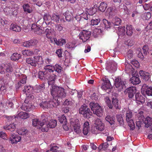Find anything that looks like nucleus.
Wrapping results in <instances>:
<instances>
[{
    "mask_svg": "<svg viewBox=\"0 0 152 152\" xmlns=\"http://www.w3.org/2000/svg\"><path fill=\"white\" fill-rule=\"evenodd\" d=\"M56 99H53L49 102H42L40 103L39 106L45 110L56 107L60 104V100L58 101Z\"/></svg>",
    "mask_w": 152,
    "mask_h": 152,
    "instance_id": "f257e3e1",
    "label": "nucleus"
},
{
    "mask_svg": "<svg viewBox=\"0 0 152 152\" xmlns=\"http://www.w3.org/2000/svg\"><path fill=\"white\" fill-rule=\"evenodd\" d=\"M41 119L42 120L41 124L42 127L41 131L42 132L48 131V129L47 124L49 120H50V117L48 114L45 113L41 115Z\"/></svg>",
    "mask_w": 152,
    "mask_h": 152,
    "instance_id": "f03ea898",
    "label": "nucleus"
},
{
    "mask_svg": "<svg viewBox=\"0 0 152 152\" xmlns=\"http://www.w3.org/2000/svg\"><path fill=\"white\" fill-rule=\"evenodd\" d=\"M132 112L129 111H127L126 113V120L131 130H133L135 129V124L132 119Z\"/></svg>",
    "mask_w": 152,
    "mask_h": 152,
    "instance_id": "7ed1b4c3",
    "label": "nucleus"
},
{
    "mask_svg": "<svg viewBox=\"0 0 152 152\" xmlns=\"http://www.w3.org/2000/svg\"><path fill=\"white\" fill-rule=\"evenodd\" d=\"M114 82L115 86L119 91L126 88V82L125 81L122 80L121 78L115 79Z\"/></svg>",
    "mask_w": 152,
    "mask_h": 152,
    "instance_id": "20e7f679",
    "label": "nucleus"
},
{
    "mask_svg": "<svg viewBox=\"0 0 152 152\" xmlns=\"http://www.w3.org/2000/svg\"><path fill=\"white\" fill-rule=\"evenodd\" d=\"M105 80L103 79L102 85L100 86L101 88L106 92L109 93L111 92L112 86H111L110 82L108 79L105 78Z\"/></svg>",
    "mask_w": 152,
    "mask_h": 152,
    "instance_id": "39448f33",
    "label": "nucleus"
},
{
    "mask_svg": "<svg viewBox=\"0 0 152 152\" xmlns=\"http://www.w3.org/2000/svg\"><path fill=\"white\" fill-rule=\"evenodd\" d=\"M105 101L110 109H112L114 107L116 109H119V102L118 99L112 100L111 103V101L108 97H106Z\"/></svg>",
    "mask_w": 152,
    "mask_h": 152,
    "instance_id": "423d86ee",
    "label": "nucleus"
},
{
    "mask_svg": "<svg viewBox=\"0 0 152 152\" xmlns=\"http://www.w3.org/2000/svg\"><path fill=\"white\" fill-rule=\"evenodd\" d=\"M91 32L90 31L83 30L79 34V37L84 42L88 40L90 37Z\"/></svg>",
    "mask_w": 152,
    "mask_h": 152,
    "instance_id": "0eeeda50",
    "label": "nucleus"
},
{
    "mask_svg": "<svg viewBox=\"0 0 152 152\" xmlns=\"http://www.w3.org/2000/svg\"><path fill=\"white\" fill-rule=\"evenodd\" d=\"M124 93L128 94V97L130 99L133 100L134 98V96L137 93L136 88L135 87H130L126 88L124 91Z\"/></svg>",
    "mask_w": 152,
    "mask_h": 152,
    "instance_id": "6e6552de",
    "label": "nucleus"
},
{
    "mask_svg": "<svg viewBox=\"0 0 152 152\" xmlns=\"http://www.w3.org/2000/svg\"><path fill=\"white\" fill-rule=\"evenodd\" d=\"M79 121L77 119H71L70 121L71 126H72L74 131L77 134L79 133L80 132V125Z\"/></svg>",
    "mask_w": 152,
    "mask_h": 152,
    "instance_id": "1a4fd4ad",
    "label": "nucleus"
},
{
    "mask_svg": "<svg viewBox=\"0 0 152 152\" xmlns=\"http://www.w3.org/2000/svg\"><path fill=\"white\" fill-rule=\"evenodd\" d=\"M141 92L142 94L148 96H152V87L144 84L142 86Z\"/></svg>",
    "mask_w": 152,
    "mask_h": 152,
    "instance_id": "9d476101",
    "label": "nucleus"
},
{
    "mask_svg": "<svg viewBox=\"0 0 152 152\" xmlns=\"http://www.w3.org/2000/svg\"><path fill=\"white\" fill-rule=\"evenodd\" d=\"M94 130H96L99 131H102L104 129V124L101 119L99 118L96 119L94 121Z\"/></svg>",
    "mask_w": 152,
    "mask_h": 152,
    "instance_id": "9b49d317",
    "label": "nucleus"
},
{
    "mask_svg": "<svg viewBox=\"0 0 152 152\" xmlns=\"http://www.w3.org/2000/svg\"><path fill=\"white\" fill-rule=\"evenodd\" d=\"M21 137L18 134L15 133H11L10 134V138L8 139L9 142L12 144H16L20 141Z\"/></svg>",
    "mask_w": 152,
    "mask_h": 152,
    "instance_id": "f8f14e48",
    "label": "nucleus"
},
{
    "mask_svg": "<svg viewBox=\"0 0 152 152\" xmlns=\"http://www.w3.org/2000/svg\"><path fill=\"white\" fill-rule=\"evenodd\" d=\"M66 95V93L65 89L62 88H60L58 93L56 95V97L57 98L58 100H60V104L62 101L61 99L65 97Z\"/></svg>",
    "mask_w": 152,
    "mask_h": 152,
    "instance_id": "ddd939ff",
    "label": "nucleus"
},
{
    "mask_svg": "<svg viewBox=\"0 0 152 152\" xmlns=\"http://www.w3.org/2000/svg\"><path fill=\"white\" fill-rule=\"evenodd\" d=\"M38 43V41L35 39H30L29 40L24 42L23 45L27 48H30L36 45Z\"/></svg>",
    "mask_w": 152,
    "mask_h": 152,
    "instance_id": "4468645a",
    "label": "nucleus"
},
{
    "mask_svg": "<svg viewBox=\"0 0 152 152\" xmlns=\"http://www.w3.org/2000/svg\"><path fill=\"white\" fill-rule=\"evenodd\" d=\"M51 85L52 88L51 89V94L53 96V99H57V98L56 97V95L59 91V89L61 87H58L56 85H54V84Z\"/></svg>",
    "mask_w": 152,
    "mask_h": 152,
    "instance_id": "2eb2a0df",
    "label": "nucleus"
},
{
    "mask_svg": "<svg viewBox=\"0 0 152 152\" xmlns=\"http://www.w3.org/2000/svg\"><path fill=\"white\" fill-rule=\"evenodd\" d=\"M50 72H48L46 79L48 80L49 85H52L54 84L55 80L56 77V75L53 74L49 73Z\"/></svg>",
    "mask_w": 152,
    "mask_h": 152,
    "instance_id": "dca6fc26",
    "label": "nucleus"
},
{
    "mask_svg": "<svg viewBox=\"0 0 152 152\" xmlns=\"http://www.w3.org/2000/svg\"><path fill=\"white\" fill-rule=\"evenodd\" d=\"M117 68V64L114 61H112L110 63L108 64V65L106 67L107 70L109 72L115 71Z\"/></svg>",
    "mask_w": 152,
    "mask_h": 152,
    "instance_id": "f3484780",
    "label": "nucleus"
},
{
    "mask_svg": "<svg viewBox=\"0 0 152 152\" xmlns=\"http://www.w3.org/2000/svg\"><path fill=\"white\" fill-rule=\"evenodd\" d=\"M145 98L140 93L137 92L135 94V96L133 100H136L137 103L140 104V103L142 104L145 102Z\"/></svg>",
    "mask_w": 152,
    "mask_h": 152,
    "instance_id": "a211bd4d",
    "label": "nucleus"
},
{
    "mask_svg": "<svg viewBox=\"0 0 152 152\" xmlns=\"http://www.w3.org/2000/svg\"><path fill=\"white\" fill-rule=\"evenodd\" d=\"M137 74L135 73L132 75V77L130 79V81L133 85H137L140 83L141 81Z\"/></svg>",
    "mask_w": 152,
    "mask_h": 152,
    "instance_id": "6ab92c4d",
    "label": "nucleus"
},
{
    "mask_svg": "<svg viewBox=\"0 0 152 152\" xmlns=\"http://www.w3.org/2000/svg\"><path fill=\"white\" fill-rule=\"evenodd\" d=\"M139 74L141 78L145 81H148L150 77V73L143 70H140Z\"/></svg>",
    "mask_w": 152,
    "mask_h": 152,
    "instance_id": "aec40b11",
    "label": "nucleus"
},
{
    "mask_svg": "<svg viewBox=\"0 0 152 152\" xmlns=\"http://www.w3.org/2000/svg\"><path fill=\"white\" fill-rule=\"evenodd\" d=\"M31 29L35 32V33L40 35L44 33V30L40 28V27L35 24L32 25Z\"/></svg>",
    "mask_w": 152,
    "mask_h": 152,
    "instance_id": "412c9836",
    "label": "nucleus"
},
{
    "mask_svg": "<svg viewBox=\"0 0 152 152\" xmlns=\"http://www.w3.org/2000/svg\"><path fill=\"white\" fill-rule=\"evenodd\" d=\"M36 106L32 104H26L23 105L21 106V108L22 110L26 111H30L34 109Z\"/></svg>",
    "mask_w": 152,
    "mask_h": 152,
    "instance_id": "4be33fe9",
    "label": "nucleus"
},
{
    "mask_svg": "<svg viewBox=\"0 0 152 152\" xmlns=\"http://www.w3.org/2000/svg\"><path fill=\"white\" fill-rule=\"evenodd\" d=\"M48 70H45L44 72L39 71L38 73V77L42 80H45L46 79L48 72H52L51 69H47Z\"/></svg>",
    "mask_w": 152,
    "mask_h": 152,
    "instance_id": "5701e85b",
    "label": "nucleus"
},
{
    "mask_svg": "<svg viewBox=\"0 0 152 152\" xmlns=\"http://www.w3.org/2000/svg\"><path fill=\"white\" fill-rule=\"evenodd\" d=\"M3 128L7 132H12L16 129L15 124L14 123L10 124H7L6 125L3 126Z\"/></svg>",
    "mask_w": 152,
    "mask_h": 152,
    "instance_id": "b1692460",
    "label": "nucleus"
},
{
    "mask_svg": "<svg viewBox=\"0 0 152 152\" xmlns=\"http://www.w3.org/2000/svg\"><path fill=\"white\" fill-rule=\"evenodd\" d=\"M14 118H17L18 119H25L29 117L28 114L26 112H21L19 113L17 115L14 116Z\"/></svg>",
    "mask_w": 152,
    "mask_h": 152,
    "instance_id": "393cba45",
    "label": "nucleus"
},
{
    "mask_svg": "<svg viewBox=\"0 0 152 152\" xmlns=\"http://www.w3.org/2000/svg\"><path fill=\"white\" fill-rule=\"evenodd\" d=\"M63 15H64L67 21L69 22L74 19L72 12H70L69 10L66 11L65 13H64Z\"/></svg>",
    "mask_w": 152,
    "mask_h": 152,
    "instance_id": "a878e982",
    "label": "nucleus"
},
{
    "mask_svg": "<svg viewBox=\"0 0 152 152\" xmlns=\"http://www.w3.org/2000/svg\"><path fill=\"white\" fill-rule=\"evenodd\" d=\"M144 123L146 128H150L151 130L152 131V118L149 117H146L144 121Z\"/></svg>",
    "mask_w": 152,
    "mask_h": 152,
    "instance_id": "bb28decb",
    "label": "nucleus"
},
{
    "mask_svg": "<svg viewBox=\"0 0 152 152\" xmlns=\"http://www.w3.org/2000/svg\"><path fill=\"white\" fill-rule=\"evenodd\" d=\"M48 126V130L49 128H53L55 127L57 125V121L56 120H50L47 124Z\"/></svg>",
    "mask_w": 152,
    "mask_h": 152,
    "instance_id": "cd10ccee",
    "label": "nucleus"
},
{
    "mask_svg": "<svg viewBox=\"0 0 152 152\" xmlns=\"http://www.w3.org/2000/svg\"><path fill=\"white\" fill-rule=\"evenodd\" d=\"M103 109L101 106H99L98 108H97L96 110L93 112L96 115L99 117H101L103 115Z\"/></svg>",
    "mask_w": 152,
    "mask_h": 152,
    "instance_id": "c85d7f7f",
    "label": "nucleus"
},
{
    "mask_svg": "<svg viewBox=\"0 0 152 152\" xmlns=\"http://www.w3.org/2000/svg\"><path fill=\"white\" fill-rule=\"evenodd\" d=\"M121 20L119 18L115 17L112 19L111 22L114 25V26H118L121 23Z\"/></svg>",
    "mask_w": 152,
    "mask_h": 152,
    "instance_id": "c756f323",
    "label": "nucleus"
},
{
    "mask_svg": "<svg viewBox=\"0 0 152 152\" xmlns=\"http://www.w3.org/2000/svg\"><path fill=\"white\" fill-rule=\"evenodd\" d=\"M10 29L14 31L19 32L21 31V27L15 24H12L10 26Z\"/></svg>",
    "mask_w": 152,
    "mask_h": 152,
    "instance_id": "7c9ffc66",
    "label": "nucleus"
},
{
    "mask_svg": "<svg viewBox=\"0 0 152 152\" xmlns=\"http://www.w3.org/2000/svg\"><path fill=\"white\" fill-rule=\"evenodd\" d=\"M41 124V121H39L38 119H35L33 120L32 124L34 126H39V129H41L42 128Z\"/></svg>",
    "mask_w": 152,
    "mask_h": 152,
    "instance_id": "2f4dec72",
    "label": "nucleus"
},
{
    "mask_svg": "<svg viewBox=\"0 0 152 152\" xmlns=\"http://www.w3.org/2000/svg\"><path fill=\"white\" fill-rule=\"evenodd\" d=\"M106 120L111 125H112L114 124L115 121V118L110 115H108L105 118Z\"/></svg>",
    "mask_w": 152,
    "mask_h": 152,
    "instance_id": "473e14b6",
    "label": "nucleus"
},
{
    "mask_svg": "<svg viewBox=\"0 0 152 152\" xmlns=\"http://www.w3.org/2000/svg\"><path fill=\"white\" fill-rule=\"evenodd\" d=\"M26 62L28 64H30L32 66L35 67L37 66L34 57V58H28L26 59Z\"/></svg>",
    "mask_w": 152,
    "mask_h": 152,
    "instance_id": "72a5a7b5",
    "label": "nucleus"
},
{
    "mask_svg": "<svg viewBox=\"0 0 152 152\" xmlns=\"http://www.w3.org/2000/svg\"><path fill=\"white\" fill-rule=\"evenodd\" d=\"M115 14L114 10H107L105 12V15L109 18H111L115 15Z\"/></svg>",
    "mask_w": 152,
    "mask_h": 152,
    "instance_id": "f704fd0d",
    "label": "nucleus"
},
{
    "mask_svg": "<svg viewBox=\"0 0 152 152\" xmlns=\"http://www.w3.org/2000/svg\"><path fill=\"white\" fill-rule=\"evenodd\" d=\"M58 118L59 121L61 124H65L67 122L66 117L64 114L58 117Z\"/></svg>",
    "mask_w": 152,
    "mask_h": 152,
    "instance_id": "c9c22d12",
    "label": "nucleus"
},
{
    "mask_svg": "<svg viewBox=\"0 0 152 152\" xmlns=\"http://www.w3.org/2000/svg\"><path fill=\"white\" fill-rule=\"evenodd\" d=\"M99 106L100 105L98 103H95V102H91L90 104V107L93 112L95 110H96V109L98 108Z\"/></svg>",
    "mask_w": 152,
    "mask_h": 152,
    "instance_id": "e433bc0d",
    "label": "nucleus"
},
{
    "mask_svg": "<svg viewBox=\"0 0 152 152\" xmlns=\"http://www.w3.org/2000/svg\"><path fill=\"white\" fill-rule=\"evenodd\" d=\"M92 114L93 113L91 111L89 108L86 111H85L84 114H83V115L84 117L88 119L91 118Z\"/></svg>",
    "mask_w": 152,
    "mask_h": 152,
    "instance_id": "4c0bfd02",
    "label": "nucleus"
},
{
    "mask_svg": "<svg viewBox=\"0 0 152 152\" xmlns=\"http://www.w3.org/2000/svg\"><path fill=\"white\" fill-rule=\"evenodd\" d=\"M54 30L51 29L50 27L48 26L47 28L45 29V33H46V37L47 38H49L50 35L52 33H53Z\"/></svg>",
    "mask_w": 152,
    "mask_h": 152,
    "instance_id": "58836bf2",
    "label": "nucleus"
},
{
    "mask_svg": "<svg viewBox=\"0 0 152 152\" xmlns=\"http://www.w3.org/2000/svg\"><path fill=\"white\" fill-rule=\"evenodd\" d=\"M126 34L127 35L131 36L133 34V29L132 26L130 25V26H127L126 27Z\"/></svg>",
    "mask_w": 152,
    "mask_h": 152,
    "instance_id": "ea45409f",
    "label": "nucleus"
},
{
    "mask_svg": "<svg viewBox=\"0 0 152 152\" xmlns=\"http://www.w3.org/2000/svg\"><path fill=\"white\" fill-rule=\"evenodd\" d=\"M21 56L18 53H14L11 57V60L14 61L18 60L21 57Z\"/></svg>",
    "mask_w": 152,
    "mask_h": 152,
    "instance_id": "a19ab883",
    "label": "nucleus"
},
{
    "mask_svg": "<svg viewBox=\"0 0 152 152\" xmlns=\"http://www.w3.org/2000/svg\"><path fill=\"white\" fill-rule=\"evenodd\" d=\"M109 146V144L107 142H106L103 143H102L98 147V149L99 150H103L105 151L106 150Z\"/></svg>",
    "mask_w": 152,
    "mask_h": 152,
    "instance_id": "79ce46f5",
    "label": "nucleus"
},
{
    "mask_svg": "<svg viewBox=\"0 0 152 152\" xmlns=\"http://www.w3.org/2000/svg\"><path fill=\"white\" fill-rule=\"evenodd\" d=\"M116 118L118 121L119 124L121 125H124V121L122 115L121 114L117 115L116 116Z\"/></svg>",
    "mask_w": 152,
    "mask_h": 152,
    "instance_id": "37998d69",
    "label": "nucleus"
},
{
    "mask_svg": "<svg viewBox=\"0 0 152 152\" xmlns=\"http://www.w3.org/2000/svg\"><path fill=\"white\" fill-rule=\"evenodd\" d=\"M102 30L100 28H96L93 32V34L94 37H97L98 35L102 32Z\"/></svg>",
    "mask_w": 152,
    "mask_h": 152,
    "instance_id": "c03bdc74",
    "label": "nucleus"
},
{
    "mask_svg": "<svg viewBox=\"0 0 152 152\" xmlns=\"http://www.w3.org/2000/svg\"><path fill=\"white\" fill-rule=\"evenodd\" d=\"M53 68L54 71H55L58 73H60L62 70V68L58 64H56L54 66H53Z\"/></svg>",
    "mask_w": 152,
    "mask_h": 152,
    "instance_id": "a18cd8bd",
    "label": "nucleus"
},
{
    "mask_svg": "<svg viewBox=\"0 0 152 152\" xmlns=\"http://www.w3.org/2000/svg\"><path fill=\"white\" fill-rule=\"evenodd\" d=\"M103 23L104 26L105 28L108 29L111 27V23L105 19L103 20Z\"/></svg>",
    "mask_w": 152,
    "mask_h": 152,
    "instance_id": "49530a36",
    "label": "nucleus"
},
{
    "mask_svg": "<svg viewBox=\"0 0 152 152\" xmlns=\"http://www.w3.org/2000/svg\"><path fill=\"white\" fill-rule=\"evenodd\" d=\"M35 60L36 62V64H42L43 61L42 60V58L40 56H37L34 57Z\"/></svg>",
    "mask_w": 152,
    "mask_h": 152,
    "instance_id": "de8ad7c7",
    "label": "nucleus"
},
{
    "mask_svg": "<svg viewBox=\"0 0 152 152\" xmlns=\"http://www.w3.org/2000/svg\"><path fill=\"white\" fill-rule=\"evenodd\" d=\"M101 21L100 18L93 19L91 20V25L92 26L97 25Z\"/></svg>",
    "mask_w": 152,
    "mask_h": 152,
    "instance_id": "09e8293b",
    "label": "nucleus"
},
{
    "mask_svg": "<svg viewBox=\"0 0 152 152\" xmlns=\"http://www.w3.org/2000/svg\"><path fill=\"white\" fill-rule=\"evenodd\" d=\"M73 104V102L70 100L69 99H66L64 102V104L66 105V106L70 107H72V105Z\"/></svg>",
    "mask_w": 152,
    "mask_h": 152,
    "instance_id": "8fccbe9b",
    "label": "nucleus"
},
{
    "mask_svg": "<svg viewBox=\"0 0 152 152\" xmlns=\"http://www.w3.org/2000/svg\"><path fill=\"white\" fill-rule=\"evenodd\" d=\"M88 107V106L86 104H84L82 105L79 109V113L80 114L83 115L84 114V111Z\"/></svg>",
    "mask_w": 152,
    "mask_h": 152,
    "instance_id": "3c124183",
    "label": "nucleus"
},
{
    "mask_svg": "<svg viewBox=\"0 0 152 152\" xmlns=\"http://www.w3.org/2000/svg\"><path fill=\"white\" fill-rule=\"evenodd\" d=\"M107 4L104 2L101 3L100 6L98 8V10H106L107 8Z\"/></svg>",
    "mask_w": 152,
    "mask_h": 152,
    "instance_id": "603ef678",
    "label": "nucleus"
},
{
    "mask_svg": "<svg viewBox=\"0 0 152 152\" xmlns=\"http://www.w3.org/2000/svg\"><path fill=\"white\" fill-rule=\"evenodd\" d=\"M118 28L119 34L123 35H125V27H118Z\"/></svg>",
    "mask_w": 152,
    "mask_h": 152,
    "instance_id": "864d4df0",
    "label": "nucleus"
},
{
    "mask_svg": "<svg viewBox=\"0 0 152 152\" xmlns=\"http://www.w3.org/2000/svg\"><path fill=\"white\" fill-rule=\"evenodd\" d=\"M59 147L56 145L52 146L51 148L50 151H52V152H62V151L58 150Z\"/></svg>",
    "mask_w": 152,
    "mask_h": 152,
    "instance_id": "5fc2aeb1",
    "label": "nucleus"
},
{
    "mask_svg": "<svg viewBox=\"0 0 152 152\" xmlns=\"http://www.w3.org/2000/svg\"><path fill=\"white\" fill-rule=\"evenodd\" d=\"M5 83L3 80H0V90L3 91L6 88V87L5 86Z\"/></svg>",
    "mask_w": 152,
    "mask_h": 152,
    "instance_id": "6e6d98bb",
    "label": "nucleus"
},
{
    "mask_svg": "<svg viewBox=\"0 0 152 152\" xmlns=\"http://www.w3.org/2000/svg\"><path fill=\"white\" fill-rule=\"evenodd\" d=\"M144 54L146 55L148 53L149 48L148 45H144L142 48Z\"/></svg>",
    "mask_w": 152,
    "mask_h": 152,
    "instance_id": "4d7b16f0",
    "label": "nucleus"
},
{
    "mask_svg": "<svg viewBox=\"0 0 152 152\" xmlns=\"http://www.w3.org/2000/svg\"><path fill=\"white\" fill-rule=\"evenodd\" d=\"M43 18L45 20L50 21L53 20L51 16L50 15L47 14L44 15Z\"/></svg>",
    "mask_w": 152,
    "mask_h": 152,
    "instance_id": "13d9d810",
    "label": "nucleus"
},
{
    "mask_svg": "<svg viewBox=\"0 0 152 152\" xmlns=\"http://www.w3.org/2000/svg\"><path fill=\"white\" fill-rule=\"evenodd\" d=\"M60 17L58 15H57L55 14H54L53 15V20L54 21H55L56 23L59 22Z\"/></svg>",
    "mask_w": 152,
    "mask_h": 152,
    "instance_id": "bf43d9fd",
    "label": "nucleus"
},
{
    "mask_svg": "<svg viewBox=\"0 0 152 152\" xmlns=\"http://www.w3.org/2000/svg\"><path fill=\"white\" fill-rule=\"evenodd\" d=\"M24 89L23 90V91L25 92L27 91L28 93L30 92L31 90H32V88L29 86H24Z\"/></svg>",
    "mask_w": 152,
    "mask_h": 152,
    "instance_id": "052dcab7",
    "label": "nucleus"
},
{
    "mask_svg": "<svg viewBox=\"0 0 152 152\" xmlns=\"http://www.w3.org/2000/svg\"><path fill=\"white\" fill-rule=\"evenodd\" d=\"M23 55H24L28 56L32 55L33 53L32 51H30L28 50H23L22 51Z\"/></svg>",
    "mask_w": 152,
    "mask_h": 152,
    "instance_id": "680f3d73",
    "label": "nucleus"
},
{
    "mask_svg": "<svg viewBox=\"0 0 152 152\" xmlns=\"http://www.w3.org/2000/svg\"><path fill=\"white\" fill-rule=\"evenodd\" d=\"M75 20H77L78 22H79V23H82V22L84 20V18H82L81 16H76L75 17Z\"/></svg>",
    "mask_w": 152,
    "mask_h": 152,
    "instance_id": "e2e57ef3",
    "label": "nucleus"
},
{
    "mask_svg": "<svg viewBox=\"0 0 152 152\" xmlns=\"http://www.w3.org/2000/svg\"><path fill=\"white\" fill-rule=\"evenodd\" d=\"M58 45L62 46L63 44H64L66 43L65 40L62 38H60L58 39Z\"/></svg>",
    "mask_w": 152,
    "mask_h": 152,
    "instance_id": "0e129e2a",
    "label": "nucleus"
},
{
    "mask_svg": "<svg viewBox=\"0 0 152 152\" xmlns=\"http://www.w3.org/2000/svg\"><path fill=\"white\" fill-rule=\"evenodd\" d=\"M37 89L39 92L42 91L45 89V85L44 84H42L41 85H39L37 86Z\"/></svg>",
    "mask_w": 152,
    "mask_h": 152,
    "instance_id": "69168bd1",
    "label": "nucleus"
},
{
    "mask_svg": "<svg viewBox=\"0 0 152 152\" xmlns=\"http://www.w3.org/2000/svg\"><path fill=\"white\" fill-rule=\"evenodd\" d=\"M144 15L145 17V19L148 20L151 17V13L150 12H148L144 13Z\"/></svg>",
    "mask_w": 152,
    "mask_h": 152,
    "instance_id": "338daca9",
    "label": "nucleus"
},
{
    "mask_svg": "<svg viewBox=\"0 0 152 152\" xmlns=\"http://www.w3.org/2000/svg\"><path fill=\"white\" fill-rule=\"evenodd\" d=\"M96 10H87V13L90 15H93L96 12Z\"/></svg>",
    "mask_w": 152,
    "mask_h": 152,
    "instance_id": "774afa93",
    "label": "nucleus"
}]
</instances>
